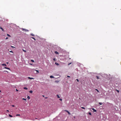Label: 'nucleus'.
Returning a JSON list of instances; mask_svg holds the SVG:
<instances>
[{"mask_svg":"<svg viewBox=\"0 0 121 121\" xmlns=\"http://www.w3.org/2000/svg\"><path fill=\"white\" fill-rule=\"evenodd\" d=\"M88 114H89L90 115H91V112H89V113H88Z\"/></svg>","mask_w":121,"mask_h":121,"instance_id":"obj_17","label":"nucleus"},{"mask_svg":"<svg viewBox=\"0 0 121 121\" xmlns=\"http://www.w3.org/2000/svg\"><path fill=\"white\" fill-rule=\"evenodd\" d=\"M30 65H32V64H31V63H30Z\"/></svg>","mask_w":121,"mask_h":121,"instance_id":"obj_42","label":"nucleus"},{"mask_svg":"<svg viewBox=\"0 0 121 121\" xmlns=\"http://www.w3.org/2000/svg\"><path fill=\"white\" fill-rule=\"evenodd\" d=\"M57 97L58 98H60V96H59V95H57Z\"/></svg>","mask_w":121,"mask_h":121,"instance_id":"obj_11","label":"nucleus"},{"mask_svg":"<svg viewBox=\"0 0 121 121\" xmlns=\"http://www.w3.org/2000/svg\"><path fill=\"white\" fill-rule=\"evenodd\" d=\"M22 50L23 51L25 52H26V50H24V49H22Z\"/></svg>","mask_w":121,"mask_h":121,"instance_id":"obj_26","label":"nucleus"},{"mask_svg":"<svg viewBox=\"0 0 121 121\" xmlns=\"http://www.w3.org/2000/svg\"><path fill=\"white\" fill-rule=\"evenodd\" d=\"M55 53L56 54H59L58 52L56 51H55Z\"/></svg>","mask_w":121,"mask_h":121,"instance_id":"obj_7","label":"nucleus"},{"mask_svg":"<svg viewBox=\"0 0 121 121\" xmlns=\"http://www.w3.org/2000/svg\"><path fill=\"white\" fill-rule=\"evenodd\" d=\"M28 78L30 79H34V78H31L29 77H28Z\"/></svg>","mask_w":121,"mask_h":121,"instance_id":"obj_4","label":"nucleus"},{"mask_svg":"<svg viewBox=\"0 0 121 121\" xmlns=\"http://www.w3.org/2000/svg\"><path fill=\"white\" fill-rule=\"evenodd\" d=\"M27 98H28V99H30V97L29 96H28Z\"/></svg>","mask_w":121,"mask_h":121,"instance_id":"obj_12","label":"nucleus"},{"mask_svg":"<svg viewBox=\"0 0 121 121\" xmlns=\"http://www.w3.org/2000/svg\"><path fill=\"white\" fill-rule=\"evenodd\" d=\"M31 35L33 36H35V35L33 34H31Z\"/></svg>","mask_w":121,"mask_h":121,"instance_id":"obj_18","label":"nucleus"},{"mask_svg":"<svg viewBox=\"0 0 121 121\" xmlns=\"http://www.w3.org/2000/svg\"><path fill=\"white\" fill-rule=\"evenodd\" d=\"M31 61L32 62H34V60H31Z\"/></svg>","mask_w":121,"mask_h":121,"instance_id":"obj_19","label":"nucleus"},{"mask_svg":"<svg viewBox=\"0 0 121 121\" xmlns=\"http://www.w3.org/2000/svg\"><path fill=\"white\" fill-rule=\"evenodd\" d=\"M24 89H26V90H27V88L26 87H24Z\"/></svg>","mask_w":121,"mask_h":121,"instance_id":"obj_15","label":"nucleus"},{"mask_svg":"<svg viewBox=\"0 0 121 121\" xmlns=\"http://www.w3.org/2000/svg\"><path fill=\"white\" fill-rule=\"evenodd\" d=\"M55 58H54L53 59V60H55Z\"/></svg>","mask_w":121,"mask_h":121,"instance_id":"obj_35","label":"nucleus"},{"mask_svg":"<svg viewBox=\"0 0 121 121\" xmlns=\"http://www.w3.org/2000/svg\"><path fill=\"white\" fill-rule=\"evenodd\" d=\"M0 29H1L2 30V31H4V30L1 27H0Z\"/></svg>","mask_w":121,"mask_h":121,"instance_id":"obj_6","label":"nucleus"},{"mask_svg":"<svg viewBox=\"0 0 121 121\" xmlns=\"http://www.w3.org/2000/svg\"><path fill=\"white\" fill-rule=\"evenodd\" d=\"M76 80L78 82H79V80L78 79H76Z\"/></svg>","mask_w":121,"mask_h":121,"instance_id":"obj_31","label":"nucleus"},{"mask_svg":"<svg viewBox=\"0 0 121 121\" xmlns=\"http://www.w3.org/2000/svg\"><path fill=\"white\" fill-rule=\"evenodd\" d=\"M67 77H69V78H70V76H67Z\"/></svg>","mask_w":121,"mask_h":121,"instance_id":"obj_36","label":"nucleus"},{"mask_svg":"<svg viewBox=\"0 0 121 121\" xmlns=\"http://www.w3.org/2000/svg\"><path fill=\"white\" fill-rule=\"evenodd\" d=\"M10 52L12 53H13V52L12 51H10V52Z\"/></svg>","mask_w":121,"mask_h":121,"instance_id":"obj_28","label":"nucleus"},{"mask_svg":"<svg viewBox=\"0 0 121 121\" xmlns=\"http://www.w3.org/2000/svg\"><path fill=\"white\" fill-rule=\"evenodd\" d=\"M12 106L13 107H14L15 106L14 105H12Z\"/></svg>","mask_w":121,"mask_h":121,"instance_id":"obj_37","label":"nucleus"},{"mask_svg":"<svg viewBox=\"0 0 121 121\" xmlns=\"http://www.w3.org/2000/svg\"><path fill=\"white\" fill-rule=\"evenodd\" d=\"M29 92H30V93H32V92H33V91H32V90H30V91H29Z\"/></svg>","mask_w":121,"mask_h":121,"instance_id":"obj_13","label":"nucleus"},{"mask_svg":"<svg viewBox=\"0 0 121 121\" xmlns=\"http://www.w3.org/2000/svg\"><path fill=\"white\" fill-rule=\"evenodd\" d=\"M99 104L100 105H102V103H101L99 102Z\"/></svg>","mask_w":121,"mask_h":121,"instance_id":"obj_22","label":"nucleus"},{"mask_svg":"<svg viewBox=\"0 0 121 121\" xmlns=\"http://www.w3.org/2000/svg\"><path fill=\"white\" fill-rule=\"evenodd\" d=\"M31 38L32 39H34L35 40H36V39H35V38H34V37H31Z\"/></svg>","mask_w":121,"mask_h":121,"instance_id":"obj_16","label":"nucleus"},{"mask_svg":"<svg viewBox=\"0 0 121 121\" xmlns=\"http://www.w3.org/2000/svg\"><path fill=\"white\" fill-rule=\"evenodd\" d=\"M6 111H7V112H9V110H7Z\"/></svg>","mask_w":121,"mask_h":121,"instance_id":"obj_39","label":"nucleus"},{"mask_svg":"<svg viewBox=\"0 0 121 121\" xmlns=\"http://www.w3.org/2000/svg\"><path fill=\"white\" fill-rule=\"evenodd\" d=\"M96 77H97V79H98L99 78V77L98 76H97Z\"/></svg>","mask_w":121,"mask_h":121,"instance_id":"obj_23","label":"nucleus"},{"mask_svg":"<svg viewBox=\"0 0 121 121\" xmlns=\"http://www.w3.org/2000/svg\"><path fill=\"white\" fill-rule=\"evenodd\" d=\"M50 78H54V77L53 76H50Z\"/></svg>","mask_w":121,"mask_h":121,"instance_id":"obj_10","label":"nucleus"},{"mask_svg":"<svg viewBox=\"0 0 121 121\" xmlns=\"http://www.w3.org/2000/svg\"><path fill=\"white\" fill-rule=\"evenodd\" d=\"M22 30L24 31L25 32H28V31L29 30H28L26 29H25L22 28Z\"/></svg>","mask_w":121,"mask_h":121,"instance_id":"obj_1","label":"nucleus"},{"mask_svg":"<svg viewBox=\"0 0 121 121\" xmlns=\"http://www.w3.org/2000/svg\"><path fill=\"white\" fill-rule=\"evenodd\" d=\"M20 115V114H17L16 115V116H19Z\"/></svg>","mask_w":121,"mask_h":121,"instance_id":"obj_33","label":"nucleus"},{"mask_svg":"<svg viewBox=\"0 0 121 121\" xmlns=\"http://www.w3.org/2000/svg\"><path fill=\"white\" fill-rule=\"evenodd\" d=\"M36 71L37 72V73H39V71L38 70H36Z\"/></svg>","mask_w":121,"mask_h":121,"instance_id":"obj_27","label":"nucleus"},{"mask_svg":"<svg viewBox=\"0 0 121 121\" xmlns=\"http://www.w3.org/2000/svg\"><path fill=\"white\" fill-rule=\"evenodd\" d=\"M65 111L67 112L69 115H70V113L68 110H65Z\"/></svg>","mask_w":121,"mask_h":121,"instance_id":"obj_2","label":"nucleus"},{"mask_svg":"<svg viewBox=\"0 0 121 121\" xmlns=\"http://www.w3.org/2000/svg\"><path fill=\"white\" fill-rule=\"evenodd\" d=\"M16 90L17 91H18V90L17 89H16Z\"/></svg>","mask_w":121,"mask_h":121,"instance_id":"obj_40","label":"nucleus"},{"mask_svg":"<svg viewBox=\"0 0 121 121\" xmlns=\"http://www.w3.org/2000/svg\"><path fill=\"white\" fill-rule=\"evenodd\" d=\"M8 39V37H6V39Z\"/></svg>","mask_w":121,"mask_h":121,"instance_id":"obj_41","label":"nucleus"},{"mask_svg":"<svg viewBox=\"0 0 121 121\" xmlns=\"http://www.w3.org/2000/svg\"><path fill=\"white\" fill-rule=\"evenodd\" d=\"M0 92H1V90H0Z\"/></svg>","mask_w":121,"mask_h":121,"instance_id":"obj_46","label":"nucleus"},{"mask_svg":"<svg viewBox=\"0 0 121 121\" xmlns=\"http://www.w3.org/2000/svg\"><path fill=\"white\" fill-rule=\"evenodd\" d=\"M95 90H96L98 92H99V91L98 90H97V89H96Z\"/></svg>","mask_w":121,"mask_h":121,"instance_id":"obj_30","label":"nucleus"},{"mask_svg":"<svg viewBox=\"0 0 121 121\" xmlns=\"http://www.w3.org/2000/svg\"><path fill=\"white\" fill-rule=\"evenodd\" d=\"M4 68L5 69H9V70H10V68H8V67H4Z\"/></svg>","mask_w":121,"mask_h":121,"instance_id":"obj_5","label":"nucleus"},{"mask_svg":"<svg viewBox=\"0 0 121 121\" xmlns=\"http://www.w3.org/2000/svg\"><path fill=\"white\" fill-rule=\"evenodd\" d=\"M43 97H44V95H43Z\"/></svg>","mask_w":121,"mask_h":121,"instance_id":"obj_47","label":"nucleus"},{"mask_svg":"<svg viewBox=\"0 0 121 121\" xmlns=\"http://www.w3.org/2000/svg\"><path fill=\"white\" fill-rule=\"evenodd\" d=\"M59 100H60L61 101H62V99H59Z\"/></svg>","mask_w":121,"mask_h":121,"instance_id":"obj_34","label":"nucleus"},{"mask_svg":"<svg viewBox=\"0 0 121 121\" xmlns=\"http://www.w3.org/2000/svg\"><path fill=\"white\" fill-rule=\"evenodd\" d=\"M71 64V63H69L68 64V65H70Z\"/></svg>","mask_w":121,"mask_h":121,"instance_id":"obj_32","label":"nucleus"},{"mask_svg":"<svg viewBox=\"0 0 121 121\" xmlns=\"http://www.w3.org/2000/svg\"><path fill=\"white\" fill-rule=\"evenodd\" d=\"M11 47H12V48H15V47H13V46H11Z\"/></svg>","mask_w":121,"mask_h":121,"instance_id":"obj_38","label":"nucleus"},{"mask_svg":"<svg viewBox=\"0 0 121 121\" xmlns=\"http://www.w3.org/2000/svg\"><path fill=\"white\" fill-rule=\"evenodd\" d=\"M92 109L93 110L94 112H96V110L94 108H92Z\"/></svg>","mask_w":121,"mask_h":121,"instance_id":"obj_3","label":"nucleus"},{"mask_svg":"<svg viewBox=\"0 0 121 121\" xmlns=\"http://www.w3.org/2000/svg\"><path fill=\"white\" fill-rule=\"evenodd\" d=\"M55 64H56V65H57L58 66L59 65V64L58 63H56V62H55Z\"/></svg>","mask_w":121,"mask_h":121,"instance_id":"obj_8","label":"nucleus"},{"mask_svg":"<svg viewBox=\"0 0 121 121\" xmlns=\"http://www.w3.org/2000/svg\"><path fill=\"white\" fill-rule=\"evenodd\" d=\"M6 63H7V64H9V63H8V62H6Z\"/></svg>","mask_w":121,"mask_h":121,"instance_id":"obj_43","label":"nucleus"},{"mask_svg":"<svg viewBox=\"0 0 121 121\" xmlns=\"http://www.w3.org/2000/svg\"><path fill=\"white\" fill-rule=\"evenodd\" d=\"M22 99H23V100H26V99L24 98H23Z\"/></svg>","mask_w":121,"mask_h":121,"instance_id":"obj_21","label":"nucleus"},{"mask_svg":"<svg viewBox=\"0 0 121 121\" xmlns=\"http://www.w3.org/2000/svg\"><path fill=\"white\" fill-rule=\"evenodd\" d=\"M37 119V118H35V119Z\"/></svg>","mask_w":121,"mask_h":121,"instance_id":"obj_44","label":"nucleus"},{"mask_svg":"<svg viewBox=\"0 0 121 121\" xmlns=\"http://www.w3.org/2000/svg\"><path fill=\"white\" fill-rule=\"evenodd\" d=\"M81 108H82L84 109H85V108L84 107H82Z\"/></svg>","mask_w":121,"mask_h":121,"instance_id":"obj_24","label":"nucleus"},{"mask_svg":"<svg viewBox=\"0 0 121 121\" xmlns=\"http://www.w3.org/2000/svg\"><path fill=\"white\" fill-rule=\"evenodd\" d=\"M4 72H7V73H8V71H7L6 70H4Z\"/></svg>","mask_w":121,"mask_h":121,"instance_id":"obj_25","label":"nucleus"},{"mask_svg":"<svg viewBox=\"0 0 121 121\" xmlns=\"http://www.w3.org/2000/svg\"><path fill=\"white\" fill-rule=\"evenodd\" d=\"M2 66H6V64H2Z\"/></svg>","mask_w":121,"mask_h":121,"instance_id":"obj_9","label":"nucleus"},{"mask_svg":"<svg viewBox=\"0 0 121 121\" xmlns=\"http://www.w3.org/2000/svg\"><path fill=\"white\" fill-rule=\"evenodd\" d=\"M74 118H75V117H74Z\"/></svg>","mask_w":121,"mask_h":121,"instance_id":"obj_45","label":"nucleus"},{"mask_svg":"<svg viewBox=\"0 0 121 121\" xmlns=\"http://www.w3.org/2000/svg\"><path fill=\"white\" fill-rule=\"evenodd\" d=\"M117 91L118 92V93H119V91L118 90H117Z\"/></svg>","mask_w":121,"mask_h":121,"instance_id":"obj_29","label":"nucleus"},{"mask_svg":"<svg viewBox=\"0 0 121 121\" xmlns=\"http://www.w3.org/2000/svg\"><path fill=\"white\" fill-rule=\"evenodd\" d=\"M7 35L8 36H9V37H11V36L9 35V34H7Z\"/></svg>","mask_w":121,"mask_h":121,"instance_id":"obj_20","label":"nucleus"},{"mask_svg":"<svg viewBox=\"0 0 121 121\" xmlns=\"http://www.w3.org/2000/svg\"><path fill=\"white\" fill-rule=\"evenodd\" d=\"M9 116L10 117H13V116H12L11 115H10V114H9Z\"/></svg>","mask_w":121,"mask_h":121,"instance_id":"obj_14","label":"nucleus"}]
</instances>
